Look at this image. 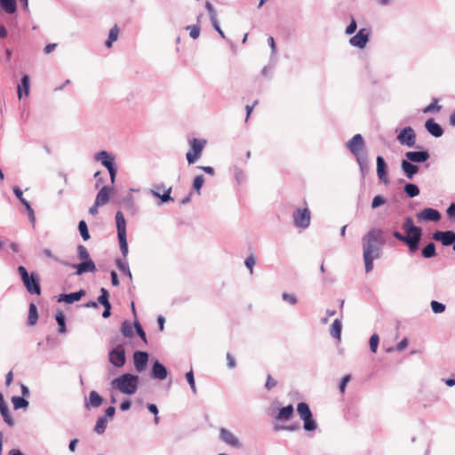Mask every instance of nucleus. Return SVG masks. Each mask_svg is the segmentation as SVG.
Wrapping results in <instances>:
<instances>
[{
    "label": "nucleus",
    "instance_id": "1",
    "mask_svg": "<svg viewBox=\"0 0 455 455\" xmlns=\"http://www.w3.org/2000/svg\"><path fill=\"white\" fill-rule=\"evenodd\" d=\"M362 243L365 272L369 273L373 268V261L382 254V246L385 244L382 230L378 228H371L363 236Z\"/></svg>",
    "mask_w": 455,
    "mask_h": 455
},
{
    "label": "nucleus",
    "instance_id": "2",
    "mask_svg": "<svg viewBox=\"0 0 455 455\" xmlns=\"http://www.w3.org/2000/svg\"><path fill=\"white\" fill-rule=\"evenodd\" d=\"M139 384V376L131 373H124L111 381L113 388L128 395H134L137 392Z\"/></svg>",
    "mask_w": 455,
    "mask_h": 455
},
{
    "label": "nucleus",
    "instance_id": "3",
    "mask_svg": "<svg viewBox=\"0 0 455 455\" xmlns=\"http://www.w3.org/2000/svg\"><path fill=\"white\" fill-rule=\"evenodd\" d=\"M77 256L80 260H82L79 264H68V266L76 268V274L77 275H81L84 273L91 272L93 273L96 271L95 263L90 258L89 251L86 247L79 244L77 246Z\"/></svg>",
    "mask_w": 455,
    "mask_h": 455
},
{
    "label": "nucleus",
    "instance_id": "4",
    "mask_svg": "<svg viewBox=\"0 0 455 455\" xmlns=\"http://www.w3.org/2000/svg\"><path fill=\"white\" fill-rule=\"evenodd\" d=\"M17 271L28 292L40 295L41 287L38 275L36 273L28 274L26 267L23 266L18 267Z\"/></svg>",
    "mask_w": 455,
    "mask_h": 455
},
{
    "label": "nucleus",
    "instance_id": "5",
    "mask_svg": "<svg viewBox=\"0 0 455 455\" xmlns=\"http://www.w3.org/2000/svg\"><path fill=\"white\" fill-rule=\"evenodd\" d=\"M116 222L120 251L124 257L123 259H126L128 255V243L126 239V220L124 219L123 212L120 211H118L116 213Z\"/></svg>",
    "mask_w": 455,
    "mask_h": 455
},
{
    "label": "nucleus",
    "instance_id": "6",
    "mask_svg": "<svg viewBox=\"0 0 455 455\" xmlns=\"http://www.w3.org/2000/svg\"><path fill=\"white\" fill-rule=\"evenodd\" d=\"M297 411L303 420V427L306 431L311 432L317 428V423L313 419L312 412L307 403L301 402L297 405Z\"/></svg>",
    "mask_w": 455,
    "mask_h": 455
},
{
    "label": "nucleus",
    "instance_id": "7",
    "mask_svg": "<svg viewBox=\"0 0 455 455\" xmlns=\"http://www.w3.org/2000/svg\"><path fill=\"white\" fill-rule=\"evenodd\" d=\"M95 160L101 163V164L106 167L109 172L111 183H115L116 176V167L115 166V157L111 156L107 151H100L95 155Z\"/></svg>",
    "mask_w": 455,
    "mask_h": 455
},
{
    "label": "nucleus",
    "instance_id": "8",
    "mask_svg": "<svg viewBox=\"0 0 455 455\" xmlns=\"http://www.w3.org/2000/svg\"><path fill=\"white\" fill-rule=\"evenodd\" d=\"M205 144V140L192 139L189 141L190 149L186 154L189 164H194L200 157Z\"/></svg>",
    "mask_w": 455,
    "mask_h": 455
},
{
    "label": "nucleus",
    "instance_id": "9",
    "mask_svg": "<svg viewBox=\"0 0 455 455\" xmlns=\"http://www.w3.org/2000/svg\"><path fill=\"white\" fill-rule=\"evenodd\" d=\"M108 360L111 364L117 368L124 365L126 357L124 344H116V346L109 351Z\"/></svg>",
    "mask_w": 455,
    "mask_h": 455
},
{
    "label": "nucleus",
    "instance_id": "10",
    "mask_svg": "<svg viewBox=\"0 0 455 455\" xmlns=\"http://www.w3.org/2000/svg\"><path fill=\"white\" fill-rule=\"evenodd\" d=\"M402 228L407 234V235L411 237V239H414L413 241H415V243L419 246L422 232L419 228L414 225L411 218L408 217L405 219L404 222L403 223Z\"/></svg>",
    "mask_w": 455,
    "mask_h": 455
},
{
    "label": "nucleus",
    "instance_id": "11",
    "mask_svg": "<svg viewBox=\"0 0 455 455\" xmlns=\"http://www.w3.org/2000/svg\"><path fill=\"white\" fill-rule=\"evenodd\" d=\"M310 212L307 208L297 209L293 212L294 226L299 228H306L310 224Z\"/></svg>",
    "mask_w": 455,
    "mask_h": 455
},
{
    "label": "nucleus",
    "instance_id": "12",
    "mask_svg": "<svg viewBox=\"0 0 455 455\" xmlns=\"http://www.w3.org/2000/svg\"><path fill=\"white\" fill-rule=\"evenodd\" d=\"M347 147L355 156L366 153L364 151V140L363 136L359 133L354 135L352 139L347 141Z\"/></svg>",
    "mask_w": 455,
    "mask_h": 455
},
{
    "label": "nucleus",
    "instance_id": "13",
    "mask_svg": "<svg viewBox=\"0 0 455 455\" xmlns=\"http://www.w3.org/2000/svg\"><path fill=\"white\" fill-rule=\"evenodd\" d=\"M370 39V31L366 28H361L359 31L349 39V44L353 47L363 49Z\"/></svg>",
    "mask_w": 455,
    "mask_h": 455
},
{
    "label": "nucleus",
    "instance_id": "14",
    "mask_svg": "<svg viewBox=\"0 0 455 455\" xmlns=\"http://www.w3.org/2000/svg\"><path fill=\"white\" fill-rule=\"evenodd\" d=\"M397 140L402 145L411 148L416 143V134L411 126H407L397 135Z\"/></svg>",
    "mask_w": 455,
    "mask_h": 455
},
{
    "label": "nucleus",
    "instance_id": "15",
    "mask_svg": "<svg viewBox=\"0 0 455 455\" xmlns=\"http://www.w3.org/2000/svg\"><path fill=\"white\" fill-rule=\"evenodd\" d=\"M433 239L441 242L443 246H449L455 242L454 231H435L433 234Z\"/></svg>",
    "mask_w": 455,
    "mask_h": 455
},
{
    "label": "nucleus",
    "instance_id": "16",
    "mask_svg": "<svg viewBox=\"0 0 455 455\" xmlns=\"http://www.w3.org/2000/svg\"><path fill=\"white\" fill-rule=\"evenodd\" d=\"M220 438L223 443L234 448L241 447V443L238 438L232 432L226 429L225 427H221L220 429Z\"/></svg>",
    "mask_w": 455,
    "mask_h": 455
},
{
    "label": "nucleus",
    "instance_id": "17",
    "mask_svg": "<svg viewBox=\"0 0 455 455\" xmlns=\"http://www.w3.org/2000/svg\"><path fill=\"white\" fill-rule=\"evenodd\" d=\"M419 220L439 221L441 220L440 212L433 208H425L417 214Z\"/></svg>",
    "mask_w": 455,
    "mask_h": 455
},
{
    "label": "nucleus",
    "instance_id": "18",
    "mask_svg": "<svg viewBox=\"0 0 455 455\" xmlns=\"http://www.w3.org/2000/svg\"><path fill=\"white\" fill-rule=\"evenodd\" d=\"M134 366L138 372L145 370L148 361V354L144 351H136L133 354Z\"/></svg>",
    "mask_w": 455,
    "mask_h": 455
},
{
    "label": "nucleus",
    "instance_id": "19",
    "mask_svg": "<svg viewBox=\"0 0 455 455\" xmlns=\"http://www.w3.org/2000/svg\"><path fill=\"white\" fill-rule=\"evenodd\" d=\"M429 154L427 151H408L405 153V159L411 163H424L428 160Z\"/></svg>",
    "mask_w": 455,
    "mask_h": 455
},
{
    "label": "nucleus",
    "instance_id": "20",
    "mask_svg": "<svg viewBox=\"0 0 455 455\" xmlns=\"http://www.w3.org/2000/svg\"><path fill=\"white\" fill-rule=\"evenodd\" d=\"M401 169L405 175V177L409 180H412L413 177L419 172V167L413 163L408 161L407 159H403L401 163Z\"/></svg>",
    "mask_w": 455,
    "mask_h": 455
},
{
    "label": "nucleus",
    "instance_id": "21",
    "mask_svg": "<svg viewBox=\"0 0 455 455\" xmlns=\"http://www.w3.org/2000/svg\"><path fill=\"white\" fill-rule=\"evenodd\" d=\"M377 175L379 179L383 181L385 184H388L389 180L387 175V165L384 158L381 156H377Z\"/></svg>",
    "mask_w": 455,
    "mask_h": 455
},
{
    "label": "nucleus",
    "instance_id": "22",
    "mask_svg": "<svg viewBox=\"0 0 455 455\" xmlns=\"http://www.w3.org/2000/svg\"><path fill=\"white\" fill-rule=\"evenodd\" d=\"M168 375L166 367L159 361H156L152 366V378L165 379Z\"/></svg>",
    "mask_w": 455,
    "mask_h": 455
},
{
    "label": "nucleus",
    "instance_id": "23",
    "mask_svg": "<svg viewBox=\"0 0 455 455\" xmlns=\"http://www.w3.org/2000/svg\"><path fill=\"white\" fill-rule=\"evenodd\" d=\"M425 128L431 135L435 138L441 137L443 133V130L441 125L435 123L432 118L426 121Z\"/></svg>",
    "mask_w": 455,
    "mask_h": 455
},
{
    "label": "nucleus",
    "instance_id": "24",
    "mask_svg": "<svg viewBox=\"0 0 455 455\" xmlns=\"http://www.w3.org/2000/svg\"><path fill=\"white\" fill-rule=\"evenodd\" d=\"M112 192L113 188L107 186L102 187L96 196L95 201L97 202V204L105 205L108 204Z\"/></svg>",
    "mask_w": 455,
    "mask_h": 455
},
{
    "label": "nucleus",
    "instance_id": "25",
    "mask_svg": "<svg viewBox=\"0 0 455 455\" xmlns=\"http://www.w3.org/2000/svg\"><path fill=\"white\" fill-rule=\"evenodd\" d=\"M85 294L84 290H80L76 292H71L68 294H61L58 299L59 302H66L68 304L74 303L75 301H78Z\"/></svg>",
    "mask_w": 455,
    "mask_h": 455
},
{
    "label": "nucleus",
    "instance_id": "26",
    "mask_svg": "<svg viewBox=\"0 0 455 455\" xmlns=\"http://www.w3.org/2000/svg\"><path fill=\"white\" fill-rule=\"evenodd\" d=\"M17 93L19 99L22 98L23 93L25 96L29 95V76L28 75L21 77L20 84H18Z\"/></svg>",
    "mask_w": 455,
    "mask_h": 455
},
{
    "label": "nucleus",
    "instance_id": "27",
    "mask_svg": "<svg viewBox=\"0 0 455 455\" xmlns=\"http://www.w3.org/2000/svg\"><path fill=\"white\" fill-rule=\"evenodd\" d=\"M393 235L397 240L405 243L408 245L410 251L414 252L418 250L419 246L415 243V241H412L413 239H411V237H409V235H403L398 231H394Z\"/></svg>",
    "mask_w": 455,
    "mask_h": 455
},
{
    "label": "nucleus",
    "instance_id": "28",
    "mask_svg": "<svg viewBox=\"0 0 455 455\" xmlns=\"http://www.w3.org/2000/svg\"><path fill=\"white\" fill-rule=\"evenodd\" d=\"M293 411V406L291 404H289L279 410L277 415L275 416V419L278 420H289L292 417Z\"/></svg>",
    "mask_w": 455,
    "mask_h": 455
},
{
    "label": "nucleus",
    "instance_id": "29",
    "mask_svg": "<svg viewBox=\"0 0 455 455\" xmlns=\"http://www.w3.org/2000/svg\"><path fill=\"white\" fill-rule=\"evenodd\" d=\"M102 402V397L96 391H92L89 395V400L86 403L85 406L87 409H90V407L96 408L100 406Z\"/></svg>",
    "mask_w": 455,
    "mask_h": 455
},
{
    "label": "nucleus",
    "instance_id": "30",
    "mask_svg": "<svg viewBox=\"0 0 455 455\" xmlns=\"http://www.w3.org/2000/svg\"><path fill=\"white\" fill-rule=\"evenodd\" d=\"M116 263L118 269L123 274H124L130 280H132V272L130 271L129 264H128L126 259H117Z\"/></svg>",
    "mask_w": 455,
    "mask_h": 455
},
{
    "label": "nucleus",
    "instance_id": "31",
    "mask_svg": "<svg viewBox=\"0 0 455 455\" xmlns=\"http://www.w3.org/2000/svg\"><path fill=\"white\" fill-rule=\"evenodd\" d=\"M341 328H342L341 321L339 319H335L330 328L331 335L334 339H340Z\"/></svg>",
    "mask_w": 455,
    "mask_h": 455
},
{
    "label": "nucleus",
    "instance_id": "32",
    "mask_svg": "<svg viewBox=\"0 0 455 455\" xmlns=\"http://www.w3.org/2000/svg\"><path fill=\"white\" fill-rule=\"evenodd\" d=\"M119 28L117 25L112 27L108 33V38L106 41L105 44L108 48H110L115 41L117 40L119 35Z\"/></svg>",
    "mask_w": 455,
    "mask_h": 455
},
{
    "label": "nucleus",
    "instance_id": "33",
    "mask_svg": "<svg viewBox=\"0 0 455 455\" xmlns=\"http://www.w3.org/2000/svg\"><path fill=\"white\" fill-rule=\"evenodd\" d=\"M1 7L7 13H14L17 10L16 0H0Z\"/></svg>",
    "mask_w": 455,
    "mask_h": 455
},
{
    "label": "nucleus",
    "instance_id": "34",
    "mask_svg": "<svg viewBox=\"0 0 455 455\" xmlns=\"http://www.w3.org/2000/svg\"><path fill=\"white\" fill-rule=\"evenodd\" d=\"M403 190L408 197L413 198L419 195V188L417 185L413 183H406L404 185Z\"/></svg>",
    "mask_w": 455,
    "mask_h": 455
},
{
    "label": "nucleus",
    "instance_id": "35",
    "mask_svg": "<svg viewBox=\"0 0 455 455\" xmlns=\"http://www.w3.org/2000/svg\"><path fill=\"white\" fill-rule=\"evenodd\" d=\"M107 426H108L107 416H101L96 421V425L94 427V431L99 435L103 434L107 428Z\"/></svg>",
    "mask_w": 455,
    "mask_h": 455
},
{
    "label": "nucleus",
    "instance_id": "36",
    "mask_svg": "<svg viewBox=\"0 0 455 455\" xmlns=\"http://www.w3.org/2000/svg\"><path fill=\"white\" fill-rule=\"evenodd\" d=\"M356 162L359 164L360 170L363 174H364V172L367 171L368 165H369V160L367 153H363L362 155L356 156Z\"/></svg>",
    "mask_w": 455,
    "mask_h": 455
},
{
    "label": "nucleus",
    "instance_id": "37",
    "mask_svg": "<svg viewBox=\"0 0 455 455\" xmlns=\"http://www.w3.org/2000/svg\"><path fill=\"white\" fill-rule=\"evenodd\" d=\"M172 188H169L163 195H160L156 190L151 189L150 193L155 197H158L161 199L162 203H166L169 201H173V198L171 196Z\"/></svg>",
    "mask_w": 455,
    "mask_h": 455
},
{
    "label": "nucleus",
    "instance_id": "38",
    "mask_svg": "<svg viewBox=\"0 0 455 455\" xmlns=\"http://www.w3.org/2000/svg\"><path fill=\"white\" fill-rule=\"evenodd\" d=\"M38 318L37 309L35 304L29 305L28 323L29 325H35Z\"/></svg>",
    "mask_w": 455,
    "mask_h": 455
},
{
    "label": "nucleus",
    "instance_id": "39",
    "mask_svg": "<svg viewBox=\"0 0 455 455\" xmlns=\"http://www.w3.org/2000/svg\"><path fill=\"white\" fill-rule=\"evenodd\" d=\"M436 255L435 245L434 243H429L422 249V256L426 259L435 257Z\"/></svg>",
    "mask_w": 455,
    "mask_h": 455
},
{
    "label": "nucleus",
    "instance_id": "40",
    "mask_svg": "<svg viewBox=\"0 0 455 455\" xmlns=\"http://www.w3.org/2000/svg\"><path fill=\"white\" fill-rule=\"evenodd\" d=\"M12 402L13 403V407L15 410L27 408L28 406V401L24 397L20 396H12Z\"/></svg>",
    "mask_w": 455,
    "mask_h": 455
},
{
    "label": "nucleus",
    "instance_id": "41",
    "mask_svg": "<svg viewBox=\"0 0 455 455\" xmlns=\"http://www.w3.org/2000/svg\"><path fill=\"white\" fill-rule=\"evenodd\" d=\"M121 332L124 337L132 338L133 336V326L129 321H124L121 326Z\"/></svg>",
    "mask_w": 455,
    "mask_h": 455
},
{
    "label": "nucleus",
    "instance_id": "42",
    "mask_svg": "<svg viewBox=\"0 0 455 455\" xmlns=\"http://www.w3.org/2000/svg\"><path fill=\"white\" fill-rule=\"evenodd\" d=\"M0 412H1V415L3 416V418H4V420L9 426H13L14 421H13L12 418L10 415L9 409H8V406H7L6 403L2 405V406H0Z\"/></svg>",
    "mask_w": 455,
    "mask_h": 455
},
{
    "label": "nucleus",
    "instance_id": "43",
    "mask_svg": "<svg viewBox=\"0 0 455 455\" xmlns=\"http://www.w3.org/2000/svg\"><path fill=\"white\" fill-rule=\"evenodd\" d=\"M78 230H79V233L82 236V238L84 240V241H87L90 239V234H89V231H88V227H87V224L84 220H81L79 223H78Z\"/></svg>",
    "mask_w": 455,
    "mask_h": 455
},
{
    "label": "nucleus",
    "instance_id": "44",
    "mask_svg": "<svg viewBox=\"0 0 455 455\" xmlns=\"http://www.w3.org/2000/svg\"><path fill=\"white\" fill-rule=\"evenodd\" d=\"M56 322L58 323V325H59V332L65 333L66 332L65 315L62 312L57 313Z\"/></svg>",
    "mask_w": 455,
    "mask_h": 455
},
{
    "label": "nucleus",
    "instance_id": "45",
    "mask_svg": "<svg viewBox=\"0 0 455 455\" xmlns=\"http://www.w3.org/2000/svg\"><path fill=\"white\" fill-rule=\"evenodd\" d=\"M108 291L105 288L100 289V295L98 297L97 303L101 304L102 306L109 304L108 300Z\"/></svg>",
    "mask_w": 455,
    "mask_h": 455
},
{
    "label": "nucleus",
    "instance_id": "46",
    "mask_svg": "<svg viewBox=\"0 0 455 455\" xmlns=\"http://www.w3.org/2000/svg\"><path fill=\"white\" fill-rule=\"evenodd\" d=\"M187 30H189V36L193 39H196L200 36V27L198 25H188L186 27Z\"/></svg>",
    "mask_w": 455,
    "mask_h": 455
},
{
    "label": "nucleus",
    "instance_id": "47",
    "mask_svg": "<svg viewBox=\"0 0 455 455\" xmlns=\"http://www.w3.org/2000/svg\"><path fill=\"white\" fill-rule=\"evenodd\" d=\"M43 253L44 256H46L47 258H50L52 259H53L54 261L60 263V264H62L64 266H68V263L65 260H62L60 259L59 257L55 256L52 254V251L50 249H44L43 250Z\"/></svg>",
    "mask_w": 455,
    "mask_h": 455
},
{
    "label": "nucleus",
    "instance_id": "48",
    "mask_svg": "<svg viewBox=\"0 0 455 455\" xmlns=\"http://www.w3.org/2000/svg\"><path fill=\"white\" fill-rule=\"evenodd\" d=\"M204 182V177L203 175H197L193 181V189L200 194V190Z\"/></svg>",
    "mask_w": 455,
    "mask_h": 455
},
{
    "label": "nucleus",
    "instance_id": "49",
    "mask_svg": "<svg viewBox=\"0 0 455 455\" xmlns=\"http://www.w3.org/2000/svg\"><path fill=\"white\" fill-rule=\"evenodd\" d=\"M379 342V337L378 334L374 333L370 338V349L371 352L376 353L378 346Z\"/></svg>",
    "mask_w": 455,
    "mask_h": 455
},
{
    "label": "nucleus",
    "instance_id": "50",
    "mask_svg": "<svg viewBox=\"0 0 455 455\" xmlns=\"http://www.w3.org/2000/svg\"><path fill=\"white\" fill-rule=\"evenodd\" d=\"M431 308L434 313L440 314L445 310V305L441 302L433 300L431 302Z\"/></svg>",
    "mask_w": 455,
    "mask_h": 455
},
{
    "label": "nucleus",
    "instance_id": "51",
    "mask_svg": "<svg viewBox=\"0 0 455 455\" xmlns=\"http://www.w3.org/2000/svg\"><path fill=\"white\" fill-rule=\"evenodd\" d=\"M187 381L188 382L190 387H191V390L194 394L196 393V383H195V379H194V373H193V371H189L188 372L186 373V376H185Z\"/></svg>",
    "mask_w": 455,
    "mask_h": 455
},
{
    "label": "nucleus",
    "instance_id": "52",
    "mask_svg": "<svg viewBox=\"0 0 455 455\" xmlns=\"http://www.w3.org/2000/svg\"><path fill=\"white\" fill-rule=\"evenodd\" d=\"M441 109V106L438 105V100L434 99L433 101L423 109L424 113H428L432 111H439Z\"/></svg>",
    "mask_w": 455,
    "mask_h": 455
},
{
    "label": "nucleus",
    "instance_id": "53",
    "mask_svg": "<svg viewBox=\"0 0 455 455\" xmlns=\"http://www.w3.org/2000/svg\"><path fill=\"white\" fill-rule=\"evenodd\" d=\"M134 328L138 333V335L140 337V339L143 340L144 343H148V339L146 337V333L143 331L140 323L138 321L134 322Z\"/></svg>",
    "mask_w": 455,
    "mask_h": 455
},
{
    "label": "nucleus",
    "instance_id": "54",
    "mask_svg": "<svg viewBox=\"0 0 455 455\" xmlns=\"http://www.w3.org/2000/svg\"><path fill=\"white\" fill-rule=\"evenodd\" d=\"M282 298L283 300H285L286 302H288L291 305H296L298 303V299L294 294L283 292L282 294Z\"/></svg>",
    "mask_w": 455,
    "mask_h": 455
},
{
    "label": "nucleus",
    "instance_id": "55",
    "mask_svg": "<svg viewBox=\"0 0 455 455\" xmlns=\"http://www.w3.org/2000/svg\"><path fill=\"white\" fill-rule=\"evenodd\" d=\"M385 203H386V199L382 196H376L372 199L371 208L376 209V208L383 205Z\"/></svg>",
    "mask_w": 455,
    "mask_h": 455
},
{
    "label": "nucleus",
    "instance_id": "56",
    "mask_svg": "<svg viewBox=\"0 0 455 455\" xmlns=\"http://www.w3.org/2000/svg\"><path fill=\"white\" fill-rule=\"evenodd\" d=\"M147 408L148 410L153 413L155 415V419H154V421L156 424H158L159 422V418L157 417V414H158V409H157V406L154 403H148L147 404Z\"/></svg>",
    "mask_w": 455,
    "mask_h": 455
},
{
    "label": "nucleus",
    "instance_id": "57",
    "mask_svg": "<svg viewBox=\"0 0 455 455\" xmlns=\"http://www.w3.org/2000/svg\"><path fill=\"white\" fill-rule=\"evenodd\" d=\"M356 28H357V23H356L355 20L354 18H352L349 25L347 27V28L345 30V33L347 35H352L355 32Z\"/></svg>",
    "mask_w": 455,
    "mask_h": 455
},
{
    "label": "nucleus",
    "instance_id": "58",
    "mask_svg": "<svg viewBox=\"0 0 455 455\" xmlns=\"http://www.w3.org/2000/svg\"><path fill=\"white\" fill-rule=\"evenodd\" d=\"M205 8L209 12L211 21H214L215 19H217V16L213 5L210 2H206Z\"/></svg>",
    "mask_w": 455,
    "mask_h": 455
},
{
    "label": "nucleus",
    "instance_id": "59",
    "mask_svg": "<svg viewBox=\"0 0 455 455\" xmlns=\"http://www.w3.org/2000/svg\"><path fill=\"white\" fill-rule=\"evenodd\" d=\"M255 259L252 255H250L246 258L245 259V266L247 267V268L250 270V273L251 274L252 271H253V267L255 265Z\"/></svg>",
    "mask_w": 455,
    "mask_h": 455
},
{
    "label": "nucleus",
    "instance_id": "60",
    "mask_svg": "<svg viewBox=\"0 0 455 455\" xmlns=\"http://www.w3.org/2000/svg\"><path fill=\"white\" fill-rule=\"evenodd\" d=\"M276 384H277L276 380L274 379L271 375H267L266 384H265L266 389L270 390L273 387H275L276 386Z\"/></svg>",
    "mask_w": 455,
    "mask_h": 455
},
{
    "label": "nucleus",
    "instance_id": "61",
    "mask_svg": "<svg viewBox=\"0 0 455 455\" xmlns=\"http://www.w3.org/2000/svg\"><path fill=\"white\" fill-rule=\"evenodd\" d=\"M226 357L228 361V367L229 369H234L236 365L235 357L230 353H227Z\"/></svg>",
    "mask_w": 455,
    "mask_h": 455
},
{
    "label": "nucleus",
    "instance_id": "62",
    "mask_svg": "<svg viewBox=\"0 0 455 455\" xmlns=\"http://www.w3.org/2000/svg\"><path fill=\"white\" fill-rule=\"evenodd\" d=\"M350 379V375H346L342 378L340 383H339V390L341 393H343L346 389V386L347 384V382L349 381Z\"/></svg>",
    "mask_w": 455,
    "mask_h": 455
},
{
    "label": "nucleus",
    "instance_id": "63",
    "mask_svg": "<svg viewBox=\"0 0 455 455\" xmlns=\"http://www.w3.org/2000/svg\"><path fill=\"white\" fill-rule=\"evenodd\" d=\"M27 212H28V219H29V221L32 223V225L34 226L35 225V222H36V216H35V212L34 210L32 209L31 206H28L27 209H26Z\"/></svg>",
    "mask_w": 455,
    "mask_h": 455
},
{
    "label": "nucleus",
    "instance_id": "64",
    "mask_svg": "<svg viewBox=\"0 0 455 455\" xmlns=\"http://www.w3.org/2000/svg\"><path fill=\"white\" fill-rule=\"evenodd\" d=\"M447 214L450 218H455V204H451L447 209Z\"/></svg>",
    "mask_w": 455,
    "mask_h": 455
}]
</instances>
